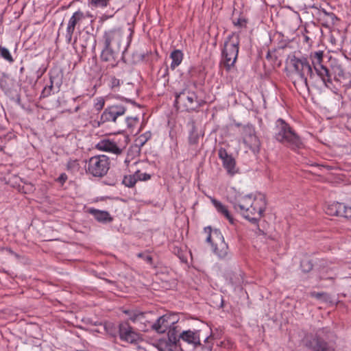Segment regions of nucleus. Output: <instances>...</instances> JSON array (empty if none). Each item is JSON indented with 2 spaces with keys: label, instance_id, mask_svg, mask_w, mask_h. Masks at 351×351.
<instances>
[{
  "label": "nucleus",
  "instance_id": "obj_1",
  "mask_svg": "<svg viewBox=\"0 0 351 351\" xmlns=\"http://www.w3.org/2000/svg\"><path fill=\"white\" fill-rule=\"evenodd\" d=\"M131 34L128 36L120 29L106 31L101 40L103 49L101 60L106 62L107 67L114 68L119 63L121 53L123 54L131 42Z\"/></svg>",
  "mask_w": 351,
  "mask_h": 351
},
{
  "label": "nucleus",
  "instance_id": "obj_2",
  "mask_svg": "<svg viewBox=\"0 0 351 351\" xmlns=\"http://www.w3.org/2000/svg\"><path fill=\"white\" fill-rule=\"evenodd\" d=\"M228 199L234 209L252 223H257L263 217L267 207L265 196L261 193L254 197L238 194L229 196Z\"/></svg>",
  "mask_w": 351,
  "mask_h": 351
},
{
  "label": "nucleus",
  "instance_id": "obj_3",
  "mask_svg": "<svg viewBox=\"0 0 351 351\" xmlns=\"http://www.w3.org/2000/svg\"><path fill=\"white\" fill-rule=\"evenodd\" d=\"M310 59L317 75L326 87L330 88L333 80L340 82L341 80L345 77L344 69L341 64H332L330 69L322 64L324 59L323 51L311 52Z\"/></svg>",
  "mask_w": 351,
  "mask_h": 351
},
{
  "label": "nucleus",
  "instance_id": "obj_4",
  "mask_svg": "<svg viewBox=\"0 0 351 351\" xmlns=\"http://www.w3.org/2000/svg\"><path fill=\"white\" fill-rule=\"evenodd\" d=\"M274 138L278 142L292 150L300 149L304 147L300 136L288 123L281 118L276 121Z\"/></svg>",
  "mask_w": 351,
  "mask_h": 351
},
{
  "label": "nucleus",
  "instance_id": "obj_5",
  "mask_svg": "<svg viewBox=\"0 0 351 351\" xmlns=\"http://www.w3.org/2000/svg\"><path fill=\"white\" fill-rule=\"evenodd\" d=\"M176 107L181 104L186 111L188 112H198L199 108L206 104V101L199 99L195 91L189 88H184L182 91L175 93Z\"/></svg>",
  "mask_w": 351,
  "mask_h": 351
},
{
  "label": "nucleus",
  "instance_id": "obj_6",
  "mask_svg": "<svg viewBox=\"0 0 351 351\" xmlns=\"http://www.w3.org/2000/svg\"><path fill=\"white\" fill-rule=\"evenodd\" d=\"M239 43V35L235 33L229 35L224 43L222 58L224 67L227 71H230L234 66L238 57Z\"/></svg>",
  "mask_w": 351,
  "mask_h": 351
},
{
  "label": "nucleus",
  "instance_id": "obj_7",
  "mask_svg": "<svg viewBox=\"0 0 351 351\" xmlns=\"http://www.w3.org/2000/svg\"><path fill=\"white\" fill-rule=\"evenodd\" d=\"M204 232L207 234L206 241L210 243L213 252L219 258H226L228 256V246L221 232L217 229H212L210 226L205 227Z\"/></svg>",
  "mask_w": 351,
  "mask_h": 351
},
{
  "label": "nucleus",
  "instance_id": "obj_8",
  "mask_svg": "<svg viewBox=\"0 0 351 351\" xmlns=\"http://www.w3.org/2000/svg\"><path fill=\"white\" fill-rule=\"evenodd\" d=\"M289 65L299 76V83L305 88H308L307 77H314L313 68L306 58H298L295 56L289 58Z\"/></svg>",
  "mask_w": 351,
  "mask_h": 351
},
{
  "label": "nucleus",
  "instance_id": "obj_9",
  "mask_svg": "<svg viewBox=\"0 0 351 351\" xmlns=\"http://www.w3.org/2000/svg\"><path fill=\"white\" fill-rule=\"evenodd\" d=\"M129 138L125 135L114 136L112 138L101 140L97 148L101 151L119 156L125 150Z\"/></svg>",
  "mask_w": 351,
  "mask_h": 351
},
{
  "label": "nucleus",
  "instance_id": "obj_10",
  "mask_svg": "<svg viewBox=\"0 0 351 351\" xmlns=\"http://www.w3.org/2000/svg\"><path fill=\"white\" fill-rule=\"evenodd\" d=\"M109 158L105 155L94 156L86 161V172L95 178L106 176L110 169Z\"/></svg>",
  "mask_w": 351,
  "mask_h": 351
},
{
  "label": "nucleus",
  "instance_id": "obj_11",
  "mask_svg": "<svg viewBox=\"0 0 351 351\" xmlns=\"http://www.w3.org/2000/svg\"><path fill=\"white\" fill-rule=\"evenodd\" d=\"M181 328L178 324L176 320V324L172 325L167 331V341L160 343L161 349L162 351H182L181 347Z\"/></svg>",
  "mask_w": 351,
  "mask_h": 351
},
{
  "label": "nucleus",
  "instance_id": "obj_12",
  "mask_svg": "<svg viewBox=\"0 0 351 351\" xmlns=\"http://www.w3.org/2000/svg\"><path fill=\"white\" fill-rule=\"evenodd\" d=\"M126 110V107L121 104L110 106L105 108L102 112L100 121L102 123L113 122L119 126L121 125H124L123 123V119Z\"/></svg>",
  "mask_w": 351,
  "mask_h": 351
},
{
  "label": "nucleus",
  "instance_id": "obj_13",
  "mask_svg": "<svg viewBox=\"0 0 351 351\" xmlns=\"http://www.w3.org/2000/svg\"><path fill=\"white\" fill-rule=\"evenodd\" d=\"M86 18L85 14L81 10H77L73 14L68 22L65 34V40L67 44H71L72 42L75 27L77 25H80Z\"/></svg>",
  "mask_w": 351,
  "mask_h": 351
},
{
  "label": "nucleus",
  "instance_id": "obj_14",
  "mask_svg": "<svg viewBox=\"0 0 351 351\" xmlns=\"http://www.w3.org/2000/svg\"><path fill=\"white\" fill-rule=\"evenodd\" d=\"M325 212L330 216L342 217L346 219H351V206L343 203L332 202L325 208Z\"/></svg>",
  "mask_w": 351,
  "mask_h": 351
},
{
  "label": "nucleus",
  "instance_id": "obj_15",
  "mask_svg": "<svg viewBox=\"0 0 351 351\" xmlns=\"http://www.w3.org/2000/svg\"><path fill=\"white\" fill-rule=\"evenodd\" d=\"M119 335L121 341L130 343H136L139 338L138 335L134 330L133 328L128 322L119 324Z\"/></svg>",
  "mask_w": 351,
  "mask_h": 351
},
{
  "label": "nucleus",
  "instance_id": "obj_16",
  "mask_svg": "<svg viewBox=\"0 0 351 351\" xmlns=\"http://www.w3.org/2000/svg\"><path fill=\"white\" fill-rule=\"evenodd\" d=\"M219 158L222 160L223 167L227 171L228 173L230 176H234L237 173V169L236 168L235 159L229 155L226 149L223 147H221L218 151Z\"/></svg>",
  "mask_w": 351,
  "mask_h": 351
},
{
  "label": "nucleus",
  "instance_id": "obj_17",
  "mask_svg": "<svg viewBox=\"0 0 351 351\" xmlns=\"http://www.w3.org/2000/svg\"><path fill=\"white\" fill-rule=\"evenodd\" d=\"M176 322L174 316L164 315L158 318L156 322L152 325V328L158 333H164Z\"/></svg>",
  "mask_w": 351,
  "mask_h": 351
},
{
  "label": "nucleus",
  "instance_id": "obj_18",
  "mask_svg": "<svg viewBox=\"0 0 351 351\" xmlns=\"http://www.w3.org/2000/svg\"><path fill=\"white\" fill-rule=\"evenodd\" d=\"M181 341L185 342L194 348L202 346L200 341V330H183L180 335Z\"/></svg>",
  "mask_w": 351,
  "mask_h": 351
},
{
  "label": "nucleus",
  "instance_id": "obj_19",
  "mask_svg": "<svg viewBox=\"0 0 351 351\" xmlns=\"http://www.w3.org/2000/svg\"><path fill=\"white\" fill-rule=\"evenodd\" d=\"M248 130L249 134L243 136V143L254 152H258L261 145L260 141L250 128H248Z\"/></svg>",
  "mask_w": 351,
  "mask_h": 351
},
{
  "label": "nucleus",
  "instance_id": "obj_20",
  "mask_svg": "<svg viewBox=\"0 0 351 351\" xmlns=\"http://www.w3.org/2000/svg\"><path fill=\"white\" fill-rule=\"evenodd\" d=\"M88 213L99 223H108L113 221V217L110 216L108 211L90 208Z\"/></svg>",
  "mask_w": 351,
  "mask_h": 351
},
{
  "label": "nucleus",
  "instance_id": "obj_21",
  "mask_svg": "<svg viewBox=\"0 0 351 351\" xmlns=\"http://www.w3.org/2000/svg\"><path fill=\"white\" fill-rule=\"evenodd\" d=\"M211 202L218 213L223 215L230 223H233V217L230 215L227 206L222 204L219 201L215 198L211 199Z\"/></svg>",
  "mask_w": 351,
  "mask_h": 351
},
{
  "label": "nucleus",
  "instance_id": "obj_22",
  "mask_svg": "<svg viewBox=\"0 0 351 351\" xmlns=\"http://www.w3.org/2000/svg\"><path fill=\"white\" fill-rule=\"evenodd\" d=\"M183 58L184 54L181 50L174 49L173 51H172L170 53V58L172 60L170 68L172 70H174L181 64Z\"/></svg>",
  "mask_w": 351,
  "mask_h": 351
},
{
  "label": "nucleus",
  "instance_id": "obj_23",
  "mask_svg": "<svg viewBox=\"0 0 351 351\" xmlns=\"http://www.w3.org/2000/svg\"><path fill=\"white\" fill-rule=\"evenodd\" d=\"M199 139V135L198 134L197 128L195 123H192L191 130L189 135V143L191 146L197 147Z\"/></svg>",
  "mask_w": 351,
  "mask_h": 351
},
{
  "label": "nucleus",
  "instance_id": "obj_24",
  "mask_svg": "<svg viewBox=\"0 0 351 351\" xmlns=\"http://www.w3.org/2000/svg\"><path fill=\"white\" fill-rule=\"evenodd\" d=\"M125 121H123L124 125H121L120 127L125 130V128H128L130 130H132L135 126L138 124L139 121V119L137 117H125Z\"/></svg>",
  "mask_w": 351,
  "mask_h": 351
},
{
  "label": "nucleus",
  "instance_id": "obj_25",
  "mask_svg": "<svg viewBox=\"0 0 351 351\" xmlns=\"http://www.w3.org/2000/svg\"><path fill=\"white\" fill-rule=\"evenodd\" d=\"M171 250L172 253L176 255L181 260L182 262H187V257L185 255V252L182 250L181 246L177 245V243H173L171 247Z\"/></svg>",
  "mask_w": 351,
  "mask_h": 351
},
{
  "label": "nucleus",
  "instance_id": "obj_26",
  "mask_svg": "<svg viewBox=\"0 0 351 351\" xmlns=\"http://www.w3.org/2000/svg\"><path fill=\"white\" fill-rule=\"evenodd\" d=\"M319 14L322 17L323 20L326 21V23H330L332 25L335 24L336 21L338 20L337 17L333 12H328L324 9L319 10Z\"/></svg>",
  "mask_w": 351,
  "mask_h": 351
},
{
  "label": "nucleus",
  "instance_id": "obj_27",
  "mask_svg": "<svg viewBox=\"0 0 351 351\" xmlns=\"http://www.w3.org/2000/svg\"><path fill=\"white\" fill-rule=\"evenodd\" d=\"M313 351H333V350L330 348L326 341L317 339Z\"/></svg>",
  "mask_w": 351,
  "mask_h": 351
},
{
  "label": "nucleus",
  "instance_id": "obj_28",
  "mask_svg": "<svg viewBox=\"0 0 351 351\" xmlns=\"http://www.w3.org/2000/svg\"><path fill=\"white\" fill-rule=\"evenodd\" d=\"M152 134L150 132H146L144 134H141L135 140V145L139 148L142 147L149 139H150Z\"/></svg>",
  "mask_w": 351,
  "mask_h": 351
},
{
  "label": "nucleus",
  "instance_id": "obj_29",
  "mask_svg": "<svg viewBox=\"0 0 351 351\" xmlns=\"http://www.w3.org/2000/svg\"><path fill=\"white\" fill-rule=\"evenodd\" d=\"M136 182L137 181L136 179L135 173L132 175L124 176V177L122 180V184L128 188L134 187L135 186Z\"/></svg>",
  "mask_w": 351,
  "mask_h": 351
},
{
  "label": "nucleus",
  "instance_id": "obj_30",
  "mask_svg": "<svg viewBox=\"0 0 351 351\" xmlns=\"http://www.w3.org/2000/svg\"><path fill=\"white\" fill-rule=\"evenodd\" d=\"M300 267L303 272L308 273L313 268V263L308 257L304 258L300 263Z\"/></svg>",
  "mask_w": 351,
  "mask_h": 351
},
{
  "label": "nucleus",
  "instance_id": "obj_31",
  "mask_svg": "<svg viewBox=\"0 0 351 351\" xmlns=\"http://www.w3.org/2000/svg\"><path fill=\"white\" fill-rule=\"evenodd\" d=\"M266 59L270 61L271 63L275 66H280L281 61L278 60V56L276 55V50L274 51H268L266 55Z\"/></svg>",
  "mask_w": 351,
  "mask_h": 351
},
{
  "label": "nucleus",
  "instance_id": "obj_32",
  "mask_svg": "<svg viewBox=\"0 0 351 351\" xmlns=\"http://www.w3.org/2000/svg\"><path fill=\"white\" fill-rule=\"evenodd\" d=\"M111 0H89V5L92 8H104L107 7Z\"/></svg>",
  "mask_w": 351,
  "mask_h": 351
},
{
  "label": "nucleus",
  "instance_id": "obj_33",
  "mask_svg": "<svg viewBox=\"0 0 351 351\" xmlns=\"http://www.w3.org/2000/svg\"><path fill=\"white\" fill-rule=\"evenodd\" d=\"M213 340L214 337L213 335H210L206 337L204 340V344L202 346V349L203 351H212L213 347Z\"/></svg>",
  "mask_w": 351,
  "mask_h": 351
},
{
  "label": "nucleus",
  "instance_id": "obj_34",
  "mask_svg": "<svg viewBox=\"0 0 351 351\" xmlns=\"http://www.w3.org/2000/svg\"><path fill=\"white\" fill-rule=\"evenodd\" d=\"M80 169V164L78 162V160L75 159H70L66 165V169L68 171H70L71 172H75L77 171Z\"/></svg>",
  "mask_w": 351,
  "mask_h": 351
},
{
  "label": "nucleus",
  "instance_id": "obj_35",
  "mask_svg": "<svg viewBox=\"0 0 351 351\" xmlns=\"http://www.w3.org/2000/svg\"><path fill=\"white\" fill-rule=\"evenodd\" d=\"M0 54L2 58L8 62H12L14 61L12 56L7 48L0 46Z\"/></svg>",
  "mask_w": 351,
  "mask_h": 351
},
{
  "label": "nucleus",
  "instance_id": "obj_36",
  "mask_svg": "<svg viewBox=\"0 0 351 351\" xmlns=\"http://www.w3.org/2000/svg\"><path fill=\"white\" fill-rule=\"evenodd\" d=\"M85 37V39L83 42H82V38L80 37L79 38V42L80 43V45L83 47V48H86L88 45V42L90 40L92 41L93 40L94 41V43L95 44L96 43V40L93 38V36L90 34H88V33H86L85 35H83L82 36V38Z\"/></svg>",
  "mask_w": 351,
  "mask_h": 351
},
{
  "label": "nucleus",
  "instance_id": "obj_37",
  "mask_svg": "<svg viewBox=\"0 0 351 351\" xmlns=\"http://www.w3.org/2000/svg\"><path fill=\"white\" fill-rule=\"evenodd\" d=\"M136 181H147L151 178V175L147 173H141L139 170L134 172Z\"/></svg>",
  "mask_w": 351,
  "mask_h": 351
},
{
  "label": "nucleus",
  "instance_id": "obj_38",
  "mask_svg": "<svg viewBox=\"0 0 351 351\" xmlns=\"http://www.w3.org/2000/svg\"><path fill=\"white\" fill-rule=\"evenodd\" d=\"M137 257L143 259L147 263L152 265H153V258L147 252H139L137 254Z\"/></svg>",
  "mask_w": 351,
  "mask_h": 351
},
{
  "label": "nucleus",
  "instance_id": "obj_39",
  "mask_svg": "<svg viewBox=\"0 0 351 351\" xmlns=\"http://www.w3.org/2000/svg\"><path fill=\"white\" fill-rule=\"evenodd\" d=\"M51 84L49 86H45L41 93V97H47L51 93L53 89V80L50 78Z\"/></svg>",
  "mask_w": 351,
  "mask_h": 351
},
{
  "label": "nucleus",
  "instance_id": "obj_40",
  "mask_svg": "<svg viewBox=\"0 0 351 351\" xmlns=\"http://www.w3.org/2000/svg\"><path fill=\"white\" fill-rule=\"evenodd\" d=\"M120 86V80L114 76H111L110 78L109 86L112 89L119 88Z\"/></svg>",
  "mask_w": 351,
  "mask_h": 351
},
{
  "label": "nucleus",
  "instance_id": "obj_41",
  "mask_svg": "<svg viewBox=\"0 0 351 351\" xmlns=\"http://www.w3.org/2000/svg\"><path fill=\"white\" fill-rule=\"evenodd\" d=\"M123 312H124V313L128 315L130 317V319L132 320L134 322L137 319V318L139 316H143V313H133V312H132V311H130L129 310L124 311Z\"/></svg>",
  "mask_w": 351,
  "mask_h": 351
},
{
  "label": "nucleus",
  "instance_id": "obj_42",
  "mask_svg": "<svg viewBox=\"0 0 351 351\" xmlns=\"http://www.w3.org/2000/svg\"><path fill=\"white\" fill-rule=\"evenodd\" d=\"M305 33L303 34L304 42L306 43L308 46H311L313 43L312 37L310 35V32L305 28Z\"/></svg>",
  "mask_w": 351,
  "mask_h": 351
},
{
  "label": "nucleus",
  "instance_id": "obj_43",
  "mask_svg": "<svg viewBox=\"0 0 351 351\" xmlns=\"http://www.w3.org/2000/svg\"><path fill=\"white\" fill-rule=\"evenodd\" d=\"M105 101L102 97L97 99V101L95 104V108L97 110H101L104 106Z\"/></svg>",
  "mask_w": 351,
  "mask_h": 351
},
{
  "label": "nucleus",
  "instance_id": "obj_44",
  "mask_svg": "<svg viewBox=\"0 0 351 351\" xmlns=\"http://www.w3.org/2000/svg\"><path fill=\"white\" fill-rule=\"evenodd\" d=\"M247 20L244 18H239L237 21H234V25L239 27H246Z\"/></svg>",
  "mask_w": 351,
  "mask_h": 351
},
{
  "label": "nucleus",
  "instance_id": "obj_45",
  "mask_svg": "<svg viewBox=\"0 0 351 351\" xmlns=\"http://www.w3.org/2000/svg\"><path fill=\"white\" fill-rule=\"evenodd\" d=\"M159 73L161 74L162 77H166L169 76V67L167 65L164 69H160Z\"/></svg>",
  "mask_w": 351,
  "mask_h": 351
},
{
  "label": "nucleus",
  "instance_id": "obj_46",
  "mask_svg": "<svg viewBox=\"0 0 351 351\" xmlns=\"http://www.w3.org/2000/svg\"><path fill=\"white\" fill-rule=\"evenodd\" d=\"M66 180H67V176L65 173H62L58 178V180L60 182H61L62 184H64Z\"/></svg>",
  "mask_w": 351,
  "mask_h": 351
},
{
  "label": "nucleus",
  "instance_id": "obj_47",
  "mask_svg": "<svg viewBox=\"0 0 351 351\" xmlns=\"http://www.w3.org/2000/svg\"><path fill=\"white\" fill-rule=\"evenodd\" d=\"M128 101H130L132 104H133L134 105L138 106V107H141V105L139 104H137L135 101H132L131 100H128Z\"/></svg>",
  "mask_w": 351,
  "mask_h": 351
},
{
  "label": "nucleus",
  "instance_id": "obj_48",
  "mask_svg": "<svg viewBox=\"0 0 351 351\" xmlns=\"http://www.w3.org/2000/svg\"><path fill=\"white\" fill-rule=\"evenodd\" d=\"M321 295H322V293H317L316 294V297H317V298H319L321 297Z\"/></svg>",
  "mask_w": 351,
  "mask_h": 351
},
{
  "label": "nucleus",
  "instance_id": "obj_49",
  "mask_svg": "<svg viewBox=\"0 0 351 351\" xmlns=\"http://www.w3.org/2000/svg\"><path fill=\"white\" fill-rule=\"evenodd\" d=\"M77 42V38H75L74 39L73 44H75Z\"/></svg>",
  "mask_w": 351,
  "mask_h": 351
},
{
  "label": "nucleus",
  "instance_id": "obj_50",
  "mask_svg": "<svg viewBox=\"0 0 351 351\" xmlns=\"http://www.w3.org/2000/svg\"><path fill=\"white\" fill-rule=\"evenodd\" d=\"M110 335H111L112 336H113V337H115V334H114V333H110Z\"/></svg>",
  "mask_w": 351,
  "mask_h": 351
}]
</instances>
